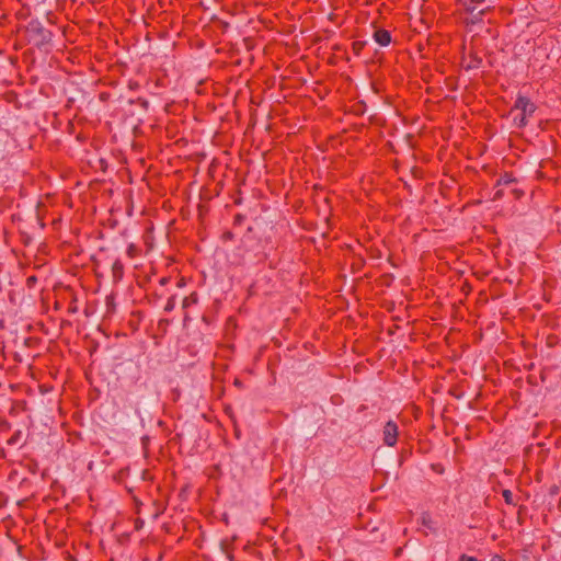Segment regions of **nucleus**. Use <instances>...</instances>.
<instances>
[{
  "mask_svg": "<svg viewBox=\"0 0 561 561\" xmlns=\"http://www.w3.org/2000/svg\"><path fill=\"white\" fill-rule=\"evenodd\" d=\"M537 110V105L528 98L522 94L517 95L511 113L519 111V114L514 117V125L522 129L528 124V116H531Z\"/></svg>",
  "mask_w": 561,
  "mask_h": 561,
  "instance_id": "obj_1",
  "label": "nucleus"
},
{
  "mask_svg": "<svg viewBox=\"0 0 561 561\" xmlns=\"http://www.w3.org/2000/svg\"><path fill=\"white\" fill-rule=\"evenodd\" d=\"M30 39L37 46L42 47L50 43L51 32L47 30L39 21L33 20L26 27Z\"/></svg>",
  "mask_w": 561,
  "mask_h": 561,
  "instance_id": "obj_2",
  "label": "nucleus"
},
{
  "mask_svg": "<svg viewBox=\"0 0 561 561\" xmlns=\"http://www.w3.org/2000/svg\"><path fill=\"white\" fill-rule=\"evenodd\" d=\"M483 58L482 56L474 49V47H470L468 51H466V47H463V53L461 57V67L469 71L476 70L482 67Z\"/></svg>",
  "mask_w": 561,
  "mask_h": 561,
  "instance_id": "obj_3",
  "label": "nucleus"
},
{
  "mask_svg": "<svg viewBox=\"0 0 561 561\" xmlns=\"http://www.w3.org/2000/svg\"><path fill=\"white\" fill-rule=\"evenodd\" d=\"M13 140L7 130H0V168L10 164L11 149Z\"/></svg>",
  "mask_w": 561,
  "mask_h": 561,
  "instance_id": "obj_4",
  "label": "nucleus"
},
{
  "mask_svg": "<svg viewBox=\"0 0 561 561\" xmlns=\"http://www.w3.org/2000/svg\"><path fill=\"white\" fill-rule=\"evenodd\" d=\"M549 58L548 43L543 41L534 48V53L529 57V64L534 67L543 68Z\"/></svg>",
  "mask_w": 561,
  "mask_h": 561,
  "instance_id": "obj_5",
  "label": "nucleus"
},
{
  "mask_svg": "<svg viewBox=\"0 0 561 561\" xmlns=\"http://www.w3.org/2000/svg\"><path fill=\"white\" fill-rule=\"evenodd\" d=\"M458 1L463 5L465 10L471 14L477 12L478 15H482L492 8V5L489 4L488 0H458Z\"/></svg>",
  "mask_w": 561,
  "mask_h": 561,
  "instance_id": "obj_6",
  "label": "nucleus"
},
{
  "mask_svg": "<svg viewBox=\"0 0 561 561\" xmlns=\"http://www.w3.org/2000/svg\"><path fill=\"white\" fill-rule=\"evenodd\" d=\"M382 435H383L382 440H383L385 445H387L389 447H393L398 442V435H399V430H398L397 423L393 421H388L383 426Z\"/></svg>",
  "mask_w": 561,
  "mask_h": 561,
  "instance_id": "obj_7",
  "label": "nucleus"
},
{
  "mask_svg": "<svg viewBox=\"0 0 561 561\" xmlns=\"http://www.w3.org/2000/svg\"><path fill=\"white\" fill-rule=\"evenodd\" d=\"M374 39L380 46H387L391 43V34L389 31H387L385 28H378L374 32Z\"/></svg>",
  "mask_w": 561,
  "mask_h": 561,
  "instance_id": "obj_8",
  "label": "nucleus"
},
{
  "mask_svg": "<svg viewBox=\"0 0 561 561\" xmlns=\"http://www.w3.org/2000/svg\"><path fill=\"white\" fill-rule=\"evenodd\" d=\"M112 274H113V279L114 280H119L122 279L123 275H124V264L122 263L121 260H115L112 264Z\"/></svg>",
  "mask_w": 561,
  "mask_h": 561,
  "instance_id": "obj_9",
  "label": "nucleus"
},
{
  "mask_svg": "<svg viewBox=\"0 0 561 561\" xmlns=\"http://www.w3.org/2000/svg\"><path fill=\"white\" fill-rule=\"evenodd\" d=\"M516 182H517V179L513 175V173L504 172V173L500 174V178L496 181V186L508 185V184L516 183Z\"/></svg>",
  "mask_w": 561,
  "mask_h": 561,
  "instance_id": "obj_10",
  "label": "nucleus"
},
{
  "mask_svg": "<svg viewBox=\"0 0 561 561\" xmlns=\"http://www.w3.org/2000/svg\"><path fill=\"white\" fill-rule=\"evenodd\" d=\"M7 444L9 446L19 445L20 447H22L24 445V440L22 439V432L21 431L14 432L12 434V436L10 438H8Z\"/></svg>",
  "mask_w": 561,
  "mask_h": 561,
  "instance_id": "obj_11",
  "label": "nucleus"
},
{
  "mask_svg": "<svg viewBox=\"0 0 561 561\" xmlns=\"http://www.w3.org/2000/svg\"><path fill=\"white\" fill-rule=\"evenodd\" d=\"M421 523L424 527L431 529V530H435V527H434V522L432 519V516L428 512H424L422 513V516H421Z\"/></svg>",
  "mask_w": 561,
  "mask_h": 561,
  "instance_id": "obj_12",
  "label": "nucleus"
},
{
  "mask_svg": "<svg viewBox=\"0 0 561 561\" xmlns=\"http://www.w3.org/2000/svg\"><path fill=\"white\" fill-rule=\"evenodd\" d=\"M366 46V41H354L352 43V51L355 56H359Z\"/></svg>",
  "mask_w": 561,
  "mask_h": 561,
  "instance_id": "obj_13",
  "label": "nucleus"
},
{
  "mask_svg": "<svg viewBox=\"0 0 561 561\" xmlns=\"http://www.w3.org/2000/svg\"><path fill=\"white\" fill-rule=\"evenodd\" d=\"M502 496H503V499H504L506 504L514 505V506L516 505V503L513 500V493H512L511 490H507V489L503 490L502 491Z\"/></svg>",
  "mask_w": 561,
  "mask_h": 561,
  "instance_id": "obj_14",
  "label": "nucleus"
},
{
  "mask_svg": "<svg viewBox=\"0 0 561 561\" xmlns=\"http://www.w3.org/2000/svg\"><path fill=\"white\" fill-rule=\"evenodd\" d=\"M175 307V296H171L169 297L165 306H164V311L165 312H171Z\"/></svg>",
  "mask_w": 561,
  "mask_h": 561,
  "instance_id": "obj_15",
  "label": "nucleus"
},
{
  "mask_svg": "<svg viewBox=\"0 0 561 561\" xmlns=\"http://www.w3.org/2000/svg\"><path fill=\"white\" fill-rule=\"evenodd\" d=\"M37 276L30 275L26 277L25 285L27 286V288H33L37 284Z\"/></svg>",
  "mask_w": 561,
  "mask_h": 561,
  "instance_id": "obj_16",
  "label": "nucleus"
},
{
  "mask_svg": "<svg viewBox=\"0 0 561 561\" xmlns=\"http://www.w3.org/2000/svg\"><path fill=\"white\" fill-rule=\"evenodd\" d=\"M234 239V234L233 232H231L230 230H227L225 231L222 234H221V240L224 242H228V241H232Z\"/></svg>",
  "mask_w": 561,
  "mask_h": 561,
  "instance_id": "obj_17",
  "label": "nucleus"
},
{
  "mask_svg": "<svg viewBox=\"0 0 561 561\" xmlns=\"http://www.w3.org/2000/svg\"><path fill=\"white\" fill-rule=\"evenodd\" d=\"M106 305H107V311H112L114 309V297L113 296H107L106 297Z\"/></svg>",
  "mask_w": 561,
  "mask_h": 561,
  "instance_id": "obj_18",
  "label": "nucleus"
},
{
  "mask_svg": "<svg viewBox=\"0 0 561 561\" xmlns=\"http://www.w3.org/2000/svg\"><path fill=\"white\" fill-rule=\"evenodd\" d=\"M459 561H479V559L477 557H472V556H468L466 553H462L459 557Z\"/></svg>",
  "mask_w": 561,
  "mask_h": 561,
  "instance_id": "obj_19",
  "label": "nucleus"
},
{
  "mask_svg": "<svg viewBox=\"0 0 561 561\" xmlns=\"http://www.w3.org/2000/svg\"><path fill=\"white\" fill-rule=\"evenodd\" d=\"M245 219V216L242 215V214H237L234 217H233V224L234 225H241L242 221Z\"/></svg>",
  "mask_w": 561,
  "mask_h": 561,
  "instance_id": "obj_20",
  "label": "nucleus"
},
{
  "mask_svg": "<svg viewBox=\"0 0 561 561\" xmlns=\"http://www.w3.org/2000/svg\"><path fill=\"white\" fill-rule=\"evenodd\" d=\"M170 280H171V278H170V277H165V276H164V277H161V278H160L159 284H160L161 286H164V285L169 284V283H170Z\"/></svg>",
  "mask_w": 561,
  "mask_h": 561,
  "instance_id": "obj_21",
  "label": "nucleus"
},
{
  "mask_svg": "<svg viewBox=\"0 0 561 561\" xmlns=\"http://www.w3.org/2000/svg\"><path fill=\"white\" fill-rule=\"evenodd\" d=\"M135 251H136V247L134 244H130L128 247V254H129V256L134 257L135 256V254H134Z\"/></svg>",
  "mask_w": 561,
  "mask_h": 561,
  "instance_id": "obj_22",
  "label": "nucleus"
},
{
  "mask_svg": "<svg viewBox=\"0 0 561 561\" xmlns=\"http://www.w3.org/2000/svg\"><path fill=\"white\" fill-rule=\"evenodd\" d=\"M490 561H506L502 556L495 554Z\"/></svg>",
  "mask_w": 561,
  "mask_h": 561,
  "instance_id": "obj_23",
  "label": "nucleus"
},
{
  "mask_svg": "<svg viewBox=\"0 0 561 561\" xmlns=\"http://www.w3.org/2000/svg\"><path fill=\"white\" fill-rule=\"evenodd\" d=\"M513 192H514V194H515V196H516L517 198H519L520 196H523V195H524V192H523V191H519V190H514Z\"/></svg>",
  "mask_w": 561,
  "mask_h": 561,
  "instance_id": "obj_24",
  "label": "nucleus"
},
{
  "mask_svg": "<svg viewBox=\"0 0 561 561\" xmlns=\"http://www.w3.org/2000/svg\"><path fill=\"white\" fill-rule=\"evenodd\" d=\"M187 306H188V302H187V297H186V298H184V300H183V308H186Z\"/></svg>",
  "mask_w": 561,
  "mask_h": 561,
  "instance_id": "obj_25",
  "label": "nucleus"
},
{
  "mask_svg": "<svg viewBox=\"0 0 561 561\" xmlns=\"http://www.w3.org/2000/svg\"><path fill=\"white\" fill-rule=\"evenodd\" d=\"M147 474H148V471L147 470H144L142 471V479L146 480L147 479Z\"/></svg>",
  "mask_w": 561,
  "mask_h": 561,
  "instance_id": "obj_26",
  "label": "nucleus"
},
{
  "mask_svg": "<svg viewBox=\"0 0 561 561\" xmlns=\"http://www.w3.org/2000/svg\"><path fill=\"white\" fill-rule=\"evenodd\" d=\"M134 501H135V503H136V504H138V503H139V502H138V499H137L136 496H134Z\"/></svg>",
  "mask_w": 561,
  "mask_h": 561,
  "instance_id": "obj_27",
  "label": "nucleus"
}]
</instances>
